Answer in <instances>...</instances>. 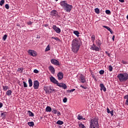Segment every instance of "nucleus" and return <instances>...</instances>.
<instances>
[{
    "mask_svg": "<svg viewBox=\"0 0 128 128\" xmlns=\"http://www.w3.org/2000/svg\"><path fill=\"white\" fill-rule=\"evenodd\" d=\"M72 50L74 52V54H76L80 46V41L77 38L74 39L72 41Z\"/></svg>",
    "mask_w": 128,
    "mask_h": 128,
    "instance_id": "obj_1",
    "label": "nucleus"
},
{
    "mask_svg": "<svg viewBox=\"0 0 128 128\" xmlns=\"http://www.w3.org/2000/svg\"><path fill=\"white\" fill-rule=\"evenodd\" d=\"M98 119V118H93L90 121L89 128H99Z\"/></svg>",
    "mask_w": 128,
    "mask_h": 128,
    "instance_id": "obj_2",
    "label": "nucleus"
},
{
    "mask_svg": "<svg viewBox=\"0 0 128 128\" xmlns=\"http://www.w3.org/2000/svg\"><path fill=\"white\" fill-rule=\"evenodd\" d=\"M117 78H118L120 82H126L128 80V74L126 72L120 73L118 74Z\"/></svg>",
    "mask_w": 128,
    "mask_h": 128,
    "instance_id": "obj_3",
    "label": "nucleus"
},
{
    "mask_svg": "<svg viewBox=\"0 0 128 128\" xmlns=\"http://www.w3.org/2000/svg\"><path fill=\"white\" fill-rule=\"evenodd\" d=\"M44 90L46 93L52 94V92H54V87L46 86L44 88Z\"/></svg>",
    "mask_w": 128,
    "mask_h": 128,
    "instance_id": "obj_4",
    "label": "nucleus"
},
{
    "mask_svg": "<svg viewBox=\"0 0 128 128\" xmlns=\"http://www.w3.org/2000/svg\"><path fill=\"white\" fill-rule=\"evenodd\" d=\"M64 10H66V12H70L72 10V6L67 4L66 6L64 8Z\"/></svg>",
    "mask_w": 128,
    "mask_h": 128,
    "instance_id": "obj_5",
    "label": "nucleus"
},
{
    "mask_svg": "<svg viewBox=\"0 0 128 128\" xmlns=\"http://www.w3.org/2000/svg\"><path fill=\"white\" fill-rule=\"evenodd\" d=\"M28 53V54H30V56H36L38 54H36V52L32 50H29Z\"/></svg>",
    "mask_w": 128,
    "mask_h": 128,
    "instance_id": "obj_6",
    "label": "nucleus"
},
{
    "mask_svg": "<svg viewBox=\"0 0 128 128\" xmlns=\"http://www.w3.org/2000/svg\"><path fill=\"white\" fill-rule=\"evenodd\" d=\"M90 48L92 50H96V52H98L100 50V48L96 46L94 44V43H93Z\"/></svg>",
    "mask_w": 128,
    "mask_h": 128,
    "instance_id": "obj_7",
    "label": "nucleus"
},
{
    "mask_svg": "<svg viewBox=\"0 0 128 128\" xmlns=\"http://www.w3.org/2000/svg\"><path fill=\"white\" fill-rule=\"evenodd\" d=\"M52 28L53 30H54V32H56V34H60V32H61L60 28H58L56 26L54 25Z\"/></svg>",
    "mask_w": 128,
    "mask_h": 128,
    "instance_id": "obj_8",
    "label": "nucleus"
},
{
    "mask_svg": "<svg viewBox=\"0 0 128 128\" xmlns=\"http://www.w3.org/2000/svg\"><path fill=\"white\" fill-rule=\"evenodd\" d=\"M40 86V82L38 80H35L34 82V90H38Z\"/></svg>",
    "mask_w": 128,
    "mask_h": 128,
    "instance_id": "obj_9",
    "label": "nucleus"
},
{
    "mask_svg": "<svg viewBox=\"0 0 128 128\" xmlns=\"http://www.w3.org/2000/svg\"><path fill=\"white\" fill-rule=\"evenodd\" d=\"M50 62L52 64H54V66H60V62L56 59H52L50 60Z\"/></svg>",
    "mask_w": 128,
    "mask_h": 128,
    "instance_id": "obj_10",
    "label": "nucleus"
},
{
    "mask_svg": "<svg viewBox=\"0 0 128 128\" xmlns=\"http://www.w3.org/2000/svg\"><path fill=\"white\" fill-rule=\"evenodd\" d=\"M60 5L62 8H64L68 5V2H66V0L62 1L60 2Z\"/></svg>",
    "mask_w": 128,
    "mask_h": 128,
    "instance_id": "obj_11",
    "label": "nucleus"
},
{
    "mask_svg": "<svg viewBox=\"0 0 128 128\" xmlns=\"http://www.w3.org/2000/svg\"><path fill=\"white\" fill-rule=\"evenodd\" d=\"M57 76H58V80H62V78H64V74L62 73V72H59L57 74Z\"/></svg>",
    "mask_w": 128,
    "mask_h": 128,
    "instance_id": "obj_12",
    "label": "nucleus"
},
{
    "mask_svg": "<svg viewBox=\"0 0 128 128\" xmlns=\"http://www.w3.org/2000/svg\"><path fill=\"white\" fill-rule=\"evenodd\" d=\"M50 80L53 84H58V81L55 79L54 77L52 76L50 77Z\"/></svg>",
    "mask_w": 128,
    "mask_h": 128,
    "instance_id": "obj_13",
    "label": "nucleus"
},
{
    "mask_svg": "<svg viewBox=\"0 0 128 128\" xmlns=\"http://www.w3.org/2000/svg\"><path fill=\"white\" fill-rule=\"evenodd\" d=\"M57 86H60V88H62L64 90H66V88H68L65 84L58 83L57 84Z\"/></svg>",
    "mask_w": 128,
    "mask_h": 128,
    "instance_id": "obj_14",
    "label": "nucleus"
},
{
    "mask_svg": "<svg viewBox=\"0 0 128 128\" xmlns=\"http://www.w3.org/2000/svg\"><path fill=\"white\" fill-rule=\"evenodd\" d=\"M52 112L54 114H57L58 116H60V111L56 110V108L52 109Z\"/></svg>",
    "mask_w": 128,
    "mask_h": 128,
    "instance_id": "obj_15",
    "label": "nucleus"
},
{
    "mask_svg": "<svg viewBox=\"0 0 128 128\" xmlns=\"http://www.w3.org/2000/svg\"><path fill=\"white\" fill-rule=\"evenodd\" d=\"M48 70H50V72L52 74H54L56 70H54V66H50L48 67Z\"/></svg>",
    "mask_w": 128,
    "mask_h": 128,
    "instance_id": "obj_16",
    "label": "nucleus"
},
{
    "mask_svg": "<svg viewBox=\"0 0 128 128\" xmlns=\"http://www.w3.org/2000/svg\"><path fill=\"white\" fill-rule=\"evenodd\" d=\"M80 82H82V84H84L86 82V78H84V75L81 74L80 76Z\"/></svg>",
    "mask_w": 128,
    "mask_h": 128,
    "instance_id": "obj_17",
    "label": "nucleus"
},
{
    "mask_svg": "<svg viewBox=\"0 0 128 128\" xmlns=\"http://www.w3.org/2000/svg\"><path fill=\"white\" fill-rule=\"evenodd\" d=\"M51 16H58V12L56 10H52L51 11Z\"/></svg>",
    "mask_w": 128,
    "mask_h": 128,
    "instance_id": "obj_18",
    "label": "nucleus"
},
{
    "mask_svg": "<svg viewBox=\"0 0 128 128\" xmlns=\"http://www.w3.org/2000/svg\"><path fill=\"white\" fill-rule=\"evenodd\" d=\"M100 90H104V92H106V88L104 86V84H100Z\"/></svg>",
    "mask_w": 128,
    "mask_h": 128,
    "instance_id": "obj_19",
    "label": "nucleus"
},
{
    "mask_svg": "<svg viewBox=\"0 0 128 128\" xmlns=\"http://www.w3.org/2000/svg\"><path fill=\"white\" fill-rule=\"evenodd\" d=\"M103 28H106V30H109V32H110V34H113V32L112 30V29H110V27L108 26H102Z\"/></svg>",
    "mask_w": 128,
    "mask_h": 128,
    "instance_id": "obj_20",
    "label": "nucleus"
},
{
    "mask_svg": "<svg viewBox=\"0 0 128 128\" xmlns=\"http://www.w3.org/2000/svg\"><path fill=\"white\" fill-rule=\"evenodd\" d=\"M6 112H1V116L2 118H6Z\"/></svg>",
    "mask_w": 128,
    "mask_h": 128,
    "instance_id": "obj_21",
    "label": "nucleus"
},
{
    "mask_svg": "<svg viewBox=\"0 0 128 128\" xmlns=\"http://www.w3.org/2000/svg\"><path fill=\"white\" fill-rule=\"evenodd\" d=\"M46 112H52V108H50V106H47L46 108Z\"/></svg>",
    "mask_w": 128,
    "mask_h": 128,
    "instance_id": "obj_22",
    "label": "nucleus"
},
{
    "mask_svg": "<svg viewBox=\"0 0 128 128\" xmlns=\"http://www.w3.org/2000/svg\"><path fill=\"white\" fill-rule=\"evenodd\" d=\"M124 100H126L125 104H126V106H128V94L124 96Z\"/></svg>",
    "mask_w": 128,
    "mask_h": 128,
    "instance_id": "obj_23",
    "label": "nucleus"
},
{
    "mask_svg": "<svg viewBox=\"0 0 128 128\" xmlns=\"http://www.w3.org/2000/svg\"><path fill=\"white\" fill-rule=\"evenodd\" d=\"M28 82L29 84V86L30 88H32V79L29 78L28 80Z\"/></svg>",
    "mask_w": 128,
    "mask_h": 128,
    "instance_id": "obj_24",
    "label": "nucleus"
},
{
    "mask_svg": "<svg viewBox=\"0 0 128 128\" xmlns=\"http://www.w3.org/2000/svg\"><path fill=\"white\" fill-rule=\"evenodd\" d=\"M73 33L74 34H75V36H78H78H80V32H78V30H74V31Z\"/></svg>",
    "mask_w": 128,
    "mask_h": 128,
    "instance_id": "obj_25",
    "label": "nucleus"
},
{
    "mask_svg": "<svg viewBox=\"0 0 128 128\" xmlns=\"http://www.w3.org/2000/svg\"><path fill=\"white\" fill-rule=\"evenodd\" d=\"M56 124H59L60 126H62V125L64 124V122H62L60 120H58V121H57Z\"/></svg>",
    "mask_w": 128,
    "mask_h": 128,
    "instance_id": "obj_26",
    "label": "nucleus"
},
{
    "mask_svg": "<svg viewBox=\"0 0 128 128\" xmlns=\"http://www.w3.org/2000/svg\"><path fill=\"white\" fill-rule=\"evenodd\" d=\"M12 90H8L6 92V94L7 96H12Z\"/></svg>",
    "mask_w": 128,
    "mask_h": 128,
    "instance_id": "obj_27",
    "label": "nucleus"
},
{
    "mask_svg": "<svg viewBox=\"0 0 128 128\" xmlns=\"http://www.w3.org/2000/svg\"><path fill=\"white\" fill-rule=\"evenodd\" d=\"M28 124L29 126H34V122H28Z\"/></svg>",
    "mask_w": 128,
    "mask_h": 128,
    "instance_id": "obj_28",
    "label": "nucleus"
},
{
    "mask_svg": "<svg viewBox=\"0 0 128 128\" xmlns=\"http://www.w3.org/2000/svg\"><path fill=\"white\" fill-rule=\"evenodd\" d=\"M78 120H86V118H83L82 116H80V115L78 114Z\"/></svg>",
    "mask_w": 128,
    "mask_h": 128,
    "instance_id": "obj_29",
    "label": "nucleus"
},
{
    "mask_svg": "<svg viewBox=\"0 0 128 128\" xmlns=\"http://www.w3.org/2000/svg\"><path fill=\"white\" fill-rule=\"evenodd\" d=\"M92 41V42L93 44L94 42L96 40V36L94 35H92L91 36Z\"/></svg>",
    "mask_w": 128,
    "mask_h": 128,
    "instance_id": "obj_30",
    "label": "nucleus"
},
{
    "mask_svg": "<svg viewBox=\"0 0 128 128\" xmlns=\"http://www.w3.org/2000/svg\"><path fill=\"white\" fill-rule=\"evenodd\" d=\"M94 12H95L96 14H98L100 12V9L98 8H96L94 9Z\"/></svg>",
    "mask_w": 128,
    "mask_h": 128,
    "instance_id": "obj_31",
    "label": "nucleus"
},
{
    "mask_svg": "<svg viewBox=\"0 0 128 128\" xmlns=\"http://www.w3.org/2000/svg\"><path fill=\"white\" fill-rule=\"evenodd\" d=\"M28 114L30 116H34V113H32V112H30V111H28Z\"/></svg>",
    "mask_w": 128,
    "mask_h": 128,
    "instance_id": "obj_32",
    "label": "nucleus"
},
{
    "mask_svg": "<svg viewBox=\"0 0 128 128\" xmlns=\"http://www.w3.org/2000/svg\"><path fill=\"white\" fill-rule=\"evenodd\" d=\"M48 50H50V45H48L46 48L45 52H48Z\"/></svg>",
    "mask_w": 128,
    "mask_h": 128,
    "instance_id": "obj_33",
    "label": "nucleus"
},
{
    "mask_svg": "<svg viewBox=\"0 0 128 128\" xmlns=\"http://www.w3.org/2000/svg\"><path fill=\"white\" fill-rule=\"evenodd\" d=\"M9 88L8 86H3V90H8Z\"/></svg>",
    "mask_w": 128,
    "mask_h": 128,
    "instance_id": "obj_34",
    "label": "nucleus"
},
{
    "mask_svg": "<svg viewBox=\"0 0 128 128\" xmlns=\"http://www.w3.org/2000/svg\"><path fill=\"white\" fill-rule=\"evenodd\" d=\"M79 128H86V126H84V124L81 123L79 124Z\"/></svg>",
    "mask_w": 128,
    "mask_h": 128,
    "instance_id": "obj_35",
    "label": "nucleus"
},
{
    "mask_svg": "<svg viewBox=\"0 0 128 128\" xmlns=\"http://www.w3.org/2000/svg\"><path fill=\"white\" fill-rule=\"evenodd\" d=\"M4 0H1L0 2V6H4Z\"/></svg>",
    "mask_w": 128,
    "mask_h": 128,
    "instance_id": "obj_36",
    "label": "nucleus"
},
{
    "mask_svg": "<svg viewBox=\"0 0 128 128\" xmlns=\"http://www.w3.org/2000/svg\"><path fill=\"white\" fill-rule=\"evenodd\" d=\"M52 38L53 40H56L57 42H60V38H58V37H52Z\"/></svg>",
    "mask_w": 128,
    "mask_h": 128,
    "instance_id": "obj_37",
    "label": "nucleus"
},
{
    "mask_svg": "<svg viewBox=\"0 0 128 128\" xmlns=\"http://www.w3.org/2000/svg\"><path fill=\"white\" fill-rule=\"evenodd\" d=\"M108 70L109 72H112V66L111 65L109 66Z\"/></svg>",
    "mask_w": 128,
    "mask_h": 128,
    "instance_id": "obj_38",
    "label": "nucleus"
},
{
    "mask_svg": "<svg viewBox=\"0 0 128 128\" xmlns=\"http://www.w3.org/2000/svg\"><path fill=\"white\" fill-rule=\"evenodd\" d=\"M106 14H110V10H106Z\"/></svg>",
    "mask_w": 128,
    "mask_h": 128,
    "instance_id": "obj_39",
    "label": "nucleus"
},
{
    "mask_svg": "<svg viewBox=\"0 0 128 128\" xmlns=\"http://www.w3.org/2000/svg\"><path fill=\"white\" fill-rule=\"evenodd\" d=\"M23 84L24 88H28V84H26V82H23Z\"/></svg>",
    "mask_w": 128,
    "mask_h": 128,
    "instance_id": "obj_40",
    "label": "nucleus"
},
{
    "mask_svg": "<svg viewBox=\"0 0 128 128\" xmlns=\"http://www.w3.org/2000/svg\"><path fill=\"white\" fill-rule=\"evenodd\" d=\"M6 38H8V35L5 34L4 35V36L2 38V40H6Z\"/></svg>",
    "mask_w": 128,
    "mask_h": 128,
    "instance_id": "obj_41",
    "label": "nucleus"
},
{
    "mask_svg": "<svg viewBox=\"0 0 128 128\" xmlns=\"http://www.w3.org/2000/svg\"><path fill=\"white\" fill-rule=\"evenodd\" d=\"M27 24H28V26H32V22L31 21H29L27 22Z\"/></svg>",
    "mask_w": 128,
    "mask_h": 128,
    "instance_id": "obj_42",
    "label": "nucleus"
},
{
    "mask_svg": "<svg viewBox=\"0 0 128 128\" xmlns=\"http://www.w3.org/2000/svg\"><path fill=\"white\" fill-rule=\"evenodd\" d=\"M99 74H104V70H101L99 72Z\"/></svg>",
    "mask_w": 128,
    "mask_h": 128,
    "instance_id": "obj_43",
    "label": "nucleus"
},
{
    "mask_svg": "<svg viewBox=\"0 0 128 128\" xmlns=\"http://www.w3.org/2000/svg\"><path fill=\"white\" fill-rule=\"evenodd\" d=\"M96 44L98 46H100L102 44H100V41H98L96 42Z\"/></svg>",
    "mask_w": 128,
    "mask_h": 128,
    "instance_id": "obj_44",
    "label": "nucleus"
},
{
    "mask_svg": "<svg viewBox=\"0 0 128 128\" xmlns=\"http://www.w3.org/2000/svg\"><path fill=\"white\" fill-rule=\"evenodd\" d=\"M22 70H24L22 68H18V72H22Z\"/></svg>",
    "mask_w": 128,
    "mask_h": 128,
    "instance_id": "obj_45",
    "label": "nucleus"
},
{
    "mask_svg": "<svg viewBox=\"0 0 128 128\" xmlns=\"http://www.w3.org/2000/svg\"><path fill=\"white\" fill-rule=\"evenodd\" d=\"M80 88H84V90H86L88 88V87L80 85Z\"/></svg>",
    "mask_w": 128,
    "mask_h": 128,
    "instance_id": "obj_46",
    "label": "nucleus"
},
{
    "mask_svg": "<svg viewBox=\"0 0 128 128\" xmlns=\"http://www.w3.org/2000/svg\"><path fill=\"white\" fill-rule=\"evenodd\" d=\"M5 8L6 10H8V8H10V6H8V4H6L5 5Z\"/></svg>",
    "mask_w": 128,
    "mask_h": 128,
    "instance_id": "obj_47",
    "label": "nucleus"
},
{
    "mask_svg": "<svg viewBox=\"0 0 128 128\" xmlns=\"http://www.w3.org/2000/svg\"><path fill=\"white\" fill-rule=\"evenodd\" d=\"M34 74H38V70L36 69H34Z\"/></svg>",
    "mask_w": 128,
    "mask_h": 128,
    "instance_id": "obj_48",
    "label": "nucleus"
},
{
    "mask_svg": "<svg viewBox=\"0 0 128 128\" xmlns=\"http://www.w3.org/2000/svg\"><path fill=\"white\" fill-rule=\"evenodd\" d=\"M68 102V98H64L63 99V102Z\"/></svg>",
    "mask_w": 128,
    "mask_h": 128,
    "instance_id": "obj_49",
    "label": "nucleus"
},
{
    "mask_svg": "<svg viewBox=\"0 0 128 128\" xmlns=\"http://www.w3.org/2000/svg\"><path fill=\"white\" fill-rule=\"evenodd\" d=\"M122 64H128V62L122 60Z\"/></svg>",
    "mask_w": 128,
    "mask_h": 128,
    "instance_id": "obj_50",
    "label": "nucleus"
},
{
    "mask_svg": "<svg viewBox=\"0 0 128 128\" xmlns=\"http://www.w3.org/2000/svg\"><path fill=\"white\" fill-rule=\"evenodd\" d=\"M76 90V89H72L69 90V92H74Z\"/></svg>",
    "mask_w": 128,
    "mask_h": 128,
    "instance_id": "obj_51",
    "label": "nucleus"
},
{
    "mask_svg": "<svg viewBox=\"0 0 128 128\" xmlns=\"http://www.w3.org/2000/svg\"><path fill=\"white\" fill-rule=\"evenodd\" d=\"M106 111L108 114H110V108H107Z\"/></svg>",
    "mask_w": 128,
    "mask_h": 128,
    "instance_id": "obj_52",
    "label": "nucleus"
},
{
    "mask_svg": "<svg viewBox=\"0 0 128 128\" xmlns=\"http://www.w3.org/2000/svg\"><path fill=\"white\" fill-rule=\"evenodd\" d=\"M110 114L112 116H114V110L110 111Z\"/></svg>",
    "mask_w": 128,
    "mask_h": 128,
    "instance_id": "obj_53",
    "label": "nucleus"
},
{
    "mask_svg": "<svg viewBox=\"0 0 128 128\" xmlns=\"http://www.w3.org/2000/svg\"><path fill=\"white\" fill-rule=\"evenodd\" d=\"M2 106H3L2 103L0 102V108H2Z\"/></svg>",
    "mask_w": 128,
    "mask_h": 128,
    "instance_id": "obj_54",
    "label": "nucleus"
},
{
    "mask_svg": "<svg viewBox=\"0 0 128 128\" xmlns=\"http://www.w3.org/2000/svg\"><path fill=\"white\" fill-rule=\"evenodd\" d=\"M119 2H124V0H119Z\"/></svg>",
    "mask_w": 128,
    "mask_h": 128,
    "instance_id": "obj_55",
    "label": "nucleus"
},
{
    "mask_svg": "<svg viewBox=\"0 0 128 128\" xmlns=\"http://www.w3.org/2000/svg\"><path fill=\"white\" fill-rule=\"evenodd\" d=\"M112 40H114V36H113L112 38Z\"/></svg>",
    "mask_w": 128,
    "mask_h": 128,
    "instance_id": "obj_56",
    "label": "nucleus"
},
{
    "mask_svg": "<svg viewBox=\"0 0 128 128\" xmlns=\"http://www.w3.org/2000/svg\"><path fill=\"white\" fill-rule=\"evenodd\" d=\"M36 38H40V36H37Z\"/></svg>",
    "mask_w": 128,
    "mask_h": 128,
    "instance_id": "obj_57",
    "label": "nucleus"
},
{
    "mask_svg": "<svg viewBox=\"0 0 128 128\" xmlns=\"http://www.w3.org/2000/svg\"><path fill=\"white\" fill-rule=\"evenodd\" d=\"M107 54L108 55V56H109V58H110V54L109 53H108Z\"/></svg>",
    "mask_w": 128,
    "mask_h": 128,
    "instance_id": "obj_58",
    "label": "nucleus"
},
{
    "mask_svg": "<svg viewBox=\"0 0 128 128\" xmlns=\"http://www.w3.org/2000/svg\"><path fill=\"white\" fill-rule=\"evenodd\" d=\"M48 26V24H45L44 25V26Z\"/></svg>",
    "mask_w": 128,
    "mask_h": 128,
    "instance_id": "obj_59",
    "label": "nucleus"
},
{
    "mask_svg": "<svg viewBox=\"0 0 128 128\" xmlns=\"http://www.w3.org/2000/svg\"><path fill=\"white\" fill-rule=\"evenodd\" d=\"M126 18L127 20H128V14L127 15Z\"/></svg>",
    "mask_w": 128,
    "mask_h": 128,
    "instance_id": "obj_60",
    "label": "nucleus"
},
{
    "mask_svg": "<svg viewBox=\"0 0 128 128\" xmlns=\"http://www.w3.org/2000/svg\"><path fill=\"white\" fill-rule=\"evenodd\" d=\"M106 54H108V52L106 51Z\"/></svg>",
    "mask_w": 128,
    "mask_h": 128,
    "instance_id": "obj_61",
    "label": "nucleus"
},
{
    "mask_svg": "<svg viewBox=\"0 0 128 128\" xmlns=\"http://www.w3.org/2000/svg\"><path fill=\"white\" fill-rule=\"evenodd\" d=\"M92 78H94V76H92Z\"/></svg>",
    "mask_w": 128,
    "mask_h": 128,
    "instance_id": "obj_62",
    "label": "nucleus"
},
{
    "mask_svg": "<svg viewBox=\"0 0 128 128\" xmlns=\"http://www.w3.org/2000/svg\"><path fill=\"white\" fill-rule=\"evenodd\" d=\"M94 80H96V78H94Z\"/></svg>",
    "mask_w": 128,
    "mask_h": 128,
    "instance_id": "obj_63",
    "label": "nucleus"
}]
</instances>
